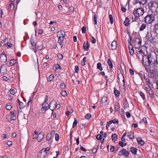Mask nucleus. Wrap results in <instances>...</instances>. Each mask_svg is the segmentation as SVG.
<instances>
[{
    "label": "nucleus",
    "mask_w": 158,
    "mask_h": 158,
    "mask_svg": "<svg viewBox=\"0 0 158 158\" xmlns=\"http://www.w3.org/2000/svg\"><path fill=\"white\" fill-rule=\"evenodd\" d=\"M150 10L152 12H158V1L157 0H152L149 3Z\"/></svg>",
    "instance_id": "1"
},
{
    "label": "nucleus",
    "mask_w": 158,
    "mask_h": 158,
    "mask_svg": "<svg viewBox=\"0 0 158 158\" xmlns=\"http://www.w3.org/2000/svg\"><path fill=\"white\" fill-rule=\"evenodd\" d=\"M142 60L143 64L147 66H152L153 63L151 55H149L143 56Z\"/></svg>",
    "instance_id": "2"
},
{
    "label": "nucleus",
    "mask_w": 158,
    "mask_h": 158,
    "mask_svg": "<svg viewBox=\"0 0 158 158\" xmlns=\"http://www.w3.org/2000/svg\"><path fill=\"white\" fill-rule=\"evenodd\" d=\"M65 35V32L62 30L58 31L57 33V36L58 38V42L61 48H62L63 45V42L64 39V37Z\"/></svg>",
    "instance_id": "3"
},
{
    "label": "nucleus",
    "mask_w": 158,
    "mask_h": 158,
    "mask_svg": "<svg viewBox=\"0 0 158 158\" xmlns=\"http://www.w3.org/2000/svg\"><path fill=\"white\" fill-rule=\"evenodd\" d=\"M44 137V132H41L38 134L37 131H35L33 135V139L35 141L37 140L38 142H40Z\"/></svg>",
    "instance_id": "4"
},
{
    "label": "nucleus",
    "mask_w": 158,
    "mask_h": 158,
    "mask_svg": "<svg viewBox=\"0 0 158 158\" xmlns=\"http://www.w3.org/2000/svg\"><path fill=\"white\" fill-rule=\"evenodd\" d=\"M144 20L147 24H151L154 21V16L153 15H148L144 18Z\"/></svg>",
    "instance_id": "5"
},
{
    "label": "nucleus",
    "mask_w": 158,
    "mask_h": 158,
    "mask_svg": "<svg viewBox=\"0 0 158 158\" xmlns=\"http://www.w3.org/2000/svg\"><path fill=\"white\" fill-rule=\"evenodd\" d=\"M113 64L111 62V61L109 59V67H110V69H109V71H110V72L109 71V74H111V77L110 78V80L113 81V80L115 78V76H114V72L113 70V69H112L113 68Z\"/></svg>",
    "instance_id": "6"
},
{
    "label": "nucleus",
    "mask_w": 158,
    "mask_h": 158,
    "mask_svg": "<svg viewBox=\"0 0 158 158\" xmlns=\"http://www.w3.org/2000/svg\"><path fill=\"white\" fill-rule=\"evenodd\" d=\"M133 14L136 17H139L143 15L144 13V10L142 8L137 9L133 11Z\"/></svg>",
    "instance_id": "7"
},
{
    "label": "nucleus",
    "mask_w": 158,
    "mask_h": 158,
    "mask_svg": "<svg viewBox=\"0 0 158 158\" xmlns=\"http://www.w3.org/2000/svg\"><path fill=\"white\" fill-rule=\"evenodd\" d=\"M158 59L156 60V62L155 63L153 64V65L152 66H150V67H149L148 68L150 69V70L151 71H155L158 70Z\"/></svg>",
    "instance_id": "8"
},
{
    "label": "nucleus",
    "mask_w": 158,
    "mask_h": 158,
    "mask_svg": "<svg viewBox=\"0 0 158 158\" xmlns=\"http://www.w3.org/2000/svg\"><path fill=\"white\" fill-rule=\"evenodd\" d=\"M30 43L31 46H30V47L32 49L33 51L35 52L36 51V44L34 41L33 37H31Z\"/></svg>",
    "instance_id": "9"
},
{
    "label": "nucleus",
    "mask_w": 158,
    "mask_h": 158,
    "mask_svg": "<svg viewBox=\"0 0 158 158\" xmlns=\"http://www.w3.org/2000/svg\"><path fill=\"white\" fill-rule=\"evenodd\" d=\"M56 102L55 100H52L50 103L49 105V108L52 111L56 108Z\"/></svg>",
    "instance_id": "10"
},
{
    "label": "nucleus",
    "mask_w": 158,
    "mask_h": 158,
    "mask_svg": "<svg viewBox=\"0 0 158 158\" xmlns=\"http://www.w3.org/2000/svg\"><path fill=\"white\" fill-rule=\"evenodd\" d=\"M44 149H42L38 155V158H44L46 155L47 153L46 152H44Z\"/></svg>",
    "instance_id": "11"
},
{
    "label": "nucleus",
    "mask_w": 158,
    "mask_h": 158,
    "mask_svg": "<svg viewBox=\"0 0 158 158\" xmlns=\"http://www.w3.org/2000/svg\"><path fill=\"white\" fill-rule=\"evenodd\" d=\"M146 39L148 41H152L153 37L152 36V34L151 32H148L146 36Z\"/></svg>",
    "instance_id": "12"
},
{
    "label": "nucleus",
    "mask_w": 158,
    "mask_h": 158,
    "mask_svg": "<svg viewBox=\"0 0 158 158\" xmlns=\"http://www.w3.org/2000/svg\"><path fill=\"white\" fill-rule=\"evenodd\" d=\"M43 107L41 108V110H42V109H43L45 111H46L47 110L48 108L49 107V105H48V103L47 102L45 101V102H44V103L42 104Z\"/></svg>",
    "instance_id": "13"
},
{
    "label": "nucleus",
    "mask_w": 158,
    "mask_h": 158,
    "mask_svg": "<svg viewBox=\"0 0 158 158\" xmlns=\"http://www.w3.org/2000/svg\"><path fill=\"white\" fill-rule=\"evenodd\" d=\"M0 60L2 62H5L7 60V57L5 55L2 54L0 56Z\"/></svg>",
    "instance_id": "14"
},
{
    "label": "nucleus",
    "mask_w": 158,
    "mask_h": 158,
    "mask_svg": "<svg viewBox=\"0 0 158 158\" xmlns=\"http://www.w3.org/2000/svg\"><path fill=\"white\" fill-rule=\"evenodd\" d=\"M117 46L116 41L115 40L113 41L111 45V49L112 50H115Z\"/></svg>",
    "instance_id": "15"
},
{
    "label": "nucleus",
    "mask_w": 158,
    "mask_h": 158,
    "mask_svg": "<svg viewBox=\"0 0 158 158\" xmlns=\"http://www.w3.org/2000/svg\"><path fill=\"white\" fill-rule=\"evenodd\" d=\"M134 43L135 45H139L138 46H139L141 45V42L139 39L136 38Z\"/></svg>",
    "instance_id": "16"
},
{
    "label": "nucleus",
    "mask_w": 158,
    "mask_h": 158,
    "mask_svg": "<svg viewBox=\"0 0 158 158\" xmlns=\"http://www.w3.org/2000/svg\"><path fill=\"white\" fill-rule=\"evenodd\" d=\"M83 47L85 51H88L89 48V45L88 42L86 41V42H84L83 44Z\"/></svg>",
    "instance_id": "17"
},
{
    "label": "nucleus",
    "mask_w": 158,
    "mask_h": 158,
    "mask_svg": "<svg viewBox=\"0 0 158 158\" xmlns=\"http://www.w3.org/2000/svg\"><path fill=\"white\" fill-rule=\"evenodd\" d=\"M118 77L119 80H122V81L123 82H124V77L122 73H121V71H120L119 72L118 71Z\"/></svg>",
    "instance_id": "18"
},
{
    "label": "nucleus",
    "mask_w": 158,
    "mask_h": 158,
    "mask_svg": "<svg viewBox=\"0 0 158 158\" xmlns=\"http://www.w3.org/2000/svg\"><path fill=\"white\" fill-rule=\"evenodd\" d=\"M0 71L3 74L5 73L6 72V67L3 66H1L0 68Z\"/></svg>",
    "instance_id": "19"
},
{
    "label": "nucleus",
    "mask_w": 158,
    "mask_h": 158,
    "mask_svg": "<svg viewBox=\"0 0 158 158\" xmlns=\"http://www.w3.org/2000/svg\"><path fill=\"white\" fill-rule=\"evenodd\" d=\"M137 140L139 145H142L144 143V141L141 138H137Z\"/></svg>",
    "instance_id": "20"
},
{
    "label": "nucleus",
    "mask_w": 158,
    "mask_h": 158,
    "mask_svg": "<svg viewBox=\"0 0 158 158\" xmlns=\"http://www.w3.org/2000/svg\"><path fill=\"white\" fill-rule=\"evenodd\" d=\"M123 154L126 157L128 156L129 154V152L127 151L125 149H123Z\"/></svg>",
    "instance_id": "21"
},
{
    "label": "nucleus",
    "mask_w": 158,
    "mask_h": 158,
    "mask_svg": "<svg viewBox=\"0 0 158 158\" xmlns=\"http://www.w3.org/2000/svg\"><path fill=\"white\" fill-rule=\"evenodd\" d=\"M111 138L112 140L114 142H115L117 140V135L115 134H112L111 136Z\"/></svg>",
    "instance_id": "22"
},
{
    "label": "nucleus",
    "mask_w": 158,
    "mask_h": 158,
    "mask_svg": "<svg viewBox=\"0 0 158 158\" xmlns=\"http://www.w3.org/2000/svg\"><path fill=\"white\" fill-rule=\"evenodd\" d=\"M150 84L148 83H144V87L146 89V90H149L150 89V88H151L150 86L149 85V84Z\"/></svg>",
    "instance_id": "23"
},
{
    "label": "nucleus",
    "mask_w": 158,
    "mask_h": 158,
    "mask_svg": "<svg viewBox=\"0 0 158 158\" xmlns=\"http://www.w3.org/2000/svg\"><path fill=\"white\" fill-rule=\"evenodd\" d=\"M8 38H6L4 40H3L1 41V45H2V46H4V44L2 45V44L5 43V45H6V44H8L9 42Z\"/></svg>",
    "instance_id": "24"
},
{
    "label": "nucleus",
    "mask_w": 158,
    "mask_h": 158,
    "mask_svg": "<svg viewBox=\"0 0 158 158\" xmlns=\"http://www.w3.org/2000/svg\"><path fill=\"white\" fill-rule=\"evenodd\" d=\"M137 150V149L134 147H131V152L134 154H136Z\"/></svg>",
    "instance_id": "25"
},
{
    "label": "nucleus",
    "mask_w": 158,
    "mask_h": 158,
    "mask_svg": "<svg viewBox=\"0 0 158 158\" xmlns=\"http://www.w3.org/2000/svg\"><path fill=\"white\" fill-rule=\"evenodd\" d=\"M128 137H129L130 139H132L134 137V133L131 132L129 133L127 135Z\"/></svg>",
    "instance_id": "26"
},
{
    "label": "nucleus",
    "mask_w": 158,
    "mask_h": 158,
    "mask_svg": "<svg viewBox=\"0 0 158 158\" xmlns=\"http://www.w3.org/2000/svg\"><path fill=\"white\" fill-rule=\"evenodd\" d=\"M149 90H147V91H148V93H149V94H150V96L151 98H153L154 97V94L151 89L150 88V89Z\"/></svg>",
    "instance_id": "27"
},
{
    "label": "nucleus",
    "mask_w": 158,
    "mask_h": 158,
    "mask_svg": "<svg viewBox=\"0 0 158 158\" xmlns=\"http://www.w3.org/2000/svg\"><path fill=\"white\" fill-rule=\"evenodd\" d=\"M51 154L52 155H56V156L53 157V158H57L59 155V151H56V152H53L51 153Z\"/></svg>",
    "instance_id": "28"
},
{
    "label": "nucleus",
    "mask_w": 158,
    "mask_h": 158,
    "mask_svg": "<svg viewBox=\"0 0 158 158\" xmlns=\"http://www.w3.org/2000/svg\"><path fill=\"white\" fill-rule=\"evenodd\" d=\"M118 121L116 119H114L113 120H111L109 121V124L112 123L118 124Z\"/></svg>",
    "instance_id": "29"
},
{
    "label": "nucleus",
    "mask_w": 158,
    "mask_h": 158,
    "mask_svg": "<svg viewBox=\"0 0 158 158\" xmlns=\"http://www.w3.org/2000/svg\"><path fill=\"white\" fill-rule=\"evenodd\" d=\"M139 75L142 80L145 78L144 73L143 72H141L140 73Z\"/></svg>",
    "instance_id": "30"
},
{
    "label": "nucleus",
    "mask_w": 158,
    "mask_h": 158,
    "mask_svg": "<svg viewBox=\"0 0 158 158\" xmlns=\"http://www.w3.org/2000/svg\"><path fill=\"white\" fill-rule=\"evenodd\" d=\"M54 75L52 74L49 76V77L48 79V81H51L54 79Z\"/></svg>",
    "instance_id": "31"
},
{
    "label": "nucleus",
    "mask_w": 158,
    "mask_h": 158,
    "mask_svg": "<svg viewBox=\"0 0 158 158\" xmlns=\"http://www.w3.org/2000/svg\"><path fill=\"white\" fill-rule=\"evenodd\" d=\"M146 25L145 24H143L139 28V30L140 31H143L146 27Z\"/></svg>",
    "instance_id": "32"
},
{
    "label": "nucleus",
    "mask_w": 158,
    "mask_h": 158,
    "mask_svg": "<svg viewBox=\"0 0 158 158\" xmlns=\"http://www.w3.org/2000/svg\"><path fill=\"white\" fill-rule=\"evenodd\" d=\"M129 21L128 18L127 17L126 18V19L124 22V24L125 26H128L129 24Z\"/></svg>",
    "instance_id": "33"
},
{
    "label": "nucleus",
    "mask_w": 158,
    "mask_h": 158,
    "mask_svg": "<svg viewBox=\"0 0 158 158\" xmlns=\"http://www.w3.org/2000/svg\"><path fill=\"white\" fill-rule=\"evenodd\" d=\"M97 68L99 69L100 70H102V66L101 64L100 63H98L97 64Z\"/></svg>",
    "instance_id": "34"
},
{
    "label": "nucleus",
    "mask_w": 158,
    "mask_h": 158,
    "mask_svg": "<svg viewBox=\"0 0 158 158\" xmlns=\"http://www.w3.org/2000/svg\"><path fill=\"white\" fill-rule=\"evenodd\" d=\"M138 2L140 3L144 4L146 3L147 0H136Z\"/></svg>",
    "instance_id": "35"
},
{
    "label": "nucleus",
    "mask_w": 158,
    "mask_h": 158,
    "mask_svg": "<svg viewBox=\"0 0 158 158\" xmlns=\"http://www.w3.org/2000/svg\"><path fill=\"white\" fill-rule=\"evenodd\" d=\"M107 97L106 96H104L103 97L102 99V102L103 103H105L107 102Z\"/></svg>",
    "instance_id": "36"
},
{
    "label": "nucleus",
    "mask_w": 158,
    "mask_h": 158,
    "mask_svg": "<svg viewBox=\"0 0 158 158\" xmlns=\"http://www.w3.org/2000/svg\"><path fill=\"white\" fill-rule=\"evenodd\" d=\"M16 60H11L10 61V64L11 66H13L16 63Z\"/></svg>",
    "instance_id": "37"
},
{
    "label": "nucleus",
    "mask_w": 158,
    "mask_h": 158,
    "mask_svg": "<svg viewBox=\"0 0 158 158\" xmlns=\"http://www.w3.org/2000/svg\"><path fill=\"white\" fill-rule=\"evenodd\" d=\"M86 58L85 57H84L82 60H81V63L82 65L84 66L85 65V63L86 62Z\"/></svg>",
    "instance_id": "38"
},
{
    "label": "nucleus",
    "mask_w": 158,
    "mask_h": 158,
    "mask_svg": "<svg viewBox=\"0 0 158 158\" xmlns=\"http://www.w3.org/2000/svg\"><path fill=\"white\" fill-rule=\"evenodd\" d=\"M129 49L130 54L131 55H133L134 53V52L133 48L130 49V47H129Z\"/></svg>",
    "instance_id": "39"
},
{
    "label": "nucleus",
    "mask_w": 158,
    "mask_h": 158,
    "mask_svg": "<svg viewBox=\"0 0 158 158\" xmlns=\"http://www.w3.org/2000/svg\"><path fill=\"white\" fill-rule=\"evenodd\" d=\"M114 93L115 95L118 97L119 95L120 92L117 90L114 89Z\"/></svg>",
    "instance_id": "40"
},
{
    "label": "nucleus",
    "mask_w": 158,
    "mask_h": 158,
    "mask_svg": "<svg viewBox=\"0 0 158 158\" xmlns=\"http://www.w3.org/2000/svg\"><path fill=\"white\" fill-rule=\"evenodd\" d=\"M91 116V114L89 113H88L85 115V117L86 119H89L90 118Z\"/></svg>",
    "instance_id": "41"
},
{
    "label": "nucleus",
    "mask_w": 158,
    "mask_h": 158,
    "mask_svg": "<svg viewBox=\"0 0 158 158\" xmlns=\"http://www.w3.org/2000/svg\"><path fill=\"white\" fill-rule=\"evenodd\" d=\"M77 123V120L76 118H74V121L73 123V127H74L76 126Z\"/></svg>",
    "instance_id": "42"
},
{
    "label": "nucleus",
    "mask_w": 158,
    "mask_h": 158,
    "mask_svg": "<svg viewBox=\"0 0 158 158\" xmlns=\"http://www.w3.org/2000/svg\"><path fill=\"white\" fill-rule=\"evenodd\" d=\"M51 138V135L49 134H48L46 137V139L48 140H50Z\"/></svg>",
    "instance_id": "43"
},
{
    "label": "nucleus",
    "mask_w": 158,
    "mask_h": 158,
    "mask_svg": "<svg viewBox=\"0 0 158 158\" xmlns=\"http://www.w3.org/2000/svg\"><path fill=\"white\" fill-rule=\"evenodd\" d=\"M109 19L110 20V23L111 24H112L113 23V17L111 15H109Z\"/></svg>",
    "instance_id": "44"
},
{
    "label": "nucleus",
    "mask_w": 158,
    "mask_h": 158,
    "mask_svg": "<svg viewBox=\"0 0 158 158\" xmlns=\"http://www.w3.org/2000/svg\"><path fill=\"white\" fill-rule=\"evenodd\" d=\"M67 93L66 91H62L61 93V95L64 97H66L67 95Z\"/></svg>",
    "instance_id": "45"
},
{
    "label": "nucleus",
    "mask_w": 158,
    "mask_h": 158,
    "mask_svg": "<svg viewBox=\"0 0 158 158\" xmlns=\"http://www.w3.org/2000/svg\"><path fill=\"white\" fill-rule=\"evenodd\" d=\"M119 144L122 147H123L126 146L127 144L126 143H123L121 141H120L119 143Z\"/></svg>",
    "instance_id": "46"
},
{
    "label": "nucleus",
    "mask_w": 158,
    "mask_h": 158,
    "mask_svg": "<svg viewBox=\"0 0 158 158\" xmlns=\"http://www.w3.org/2000/svg\"><path fill=\"white\" fill-rule=\"evenodd\" d=\"M94 24L96 25L97 24V15H94Z\"/></svg>",
    "instance_id": "47"
},
{
    "label": "nucleus",
    "mask_w": 158,
    "mask_h": 158,
    "mask_svg": "<svg viewBox=\"0 0 158 158\" xmlns=\"http://www.w3.org/2000/svg\"><path fill=\"white\" fill-rule=\"evenodd\" d=\"M57 56L58 58L60 59H62L63 58V55L60 53H58Z\"/></svg>",
    "instance_id": "48"
},
{
    "label": "nucleus",
    "mask_w": 158,
    "mask_h": 158,
    "mask_svg": "<svg viewBox=\"0 0 158 158\" xmlns=\"http://www.w3.org/2000/svg\"><path fill=\"white\" fill-rule=\"evenodd\" d=\"M73 112L72 110H71V111H69V110H68V111L66 112V114L68 116H69L70 113H72Z\"/></svg>",
    "instance_id": "49"
},
{
    "label": "nucleus",
    "mask_w": 158,
    "mask_h": 158,
    "mask_svg": "<svg viewBox=\"0 0 158 158\" xmlns=\"http://www.w3.org/2000/svg\"><path fill=\"white\" fill-rule=\"evenodd\" d=\"M91 42L93 44H94L96 42L95 39L93 36L91 37Z\"/></svg>",
    "instance_id": "50"
},
{
    "label": "nucleus",
    "mask_w": 158,
    "mask_h": 158,
    "mask_svg": "<svg viewBox=\"0 0 158 158\" xmlns=\"http://www.w3.org/2000/svg\"><path fill=\"white\" fill-rule=\"evenodd\" d=\"M138 52L139 53V54H141L143 57L145 56L144 55V52L142 50H140Z\"/></svg>",
    "instance_id": "51"
},
{
    "label": "nucleus",
    "mask_w": 158,
    "mask_h": 158,
    "mask_svg": "<svg viewBox=\"0 0 158 158\" xmlns=\"http://www.w3.org/2000/svg\"><path fill=\"white\" fill-rule=\"evenodd\" d=\"M102 137L101 136V135L99 134L96 137V139L98 140L102 139Z\"/></svg>",
    "instance_id": "52"
},
{
    "label": "nucleus",
    "mask_w": 158,
    "mask_h": 158,
    "mask_svg": "<svg viewBox=\"0 0 158 158\" xmlns=\"http://www.w3.org/2000/svg\"><path fill=\"white\" fill-rule=\"evenodd\" d=\"M10 94L12 95H14L15 94V91L14 89H11L10 90Z\"/></svg>",
    "instance_id": "53"
},
{
    "label": "nucleus",
    "mask_w": 158,
    "mask_h": 158,
    "mask_svg": "<svg viewBox=\"0 0 158 158\" xmlns=\"http://www.w3.org/2000/svg\"><path fill=\"white\" fill-rule=\"evenodd\" d=\"M142 122H143L145 124H148L147 118H143L142 119Z\"/></svg>",
    "instance_id": "54"
},
{
    "label": "nucleus",
    "mask_w": 158,
    "mask_h": 158,
    "mask_svg": "<svg viewBox=\"0 0 158 158\" xmlns=\"http://www.w3.org/2000/svg\"><path fill=\"white\" fill-rule=\"evenodd\" d=\"M10 8L11 10H13V9L14 8V7H15L14 5V4L12 3L10 4Z\"/></svg>",
    "instance_id": "55"
},
{
    "label": "nucleus",
    "mask_w": 158,
    "mask_h": 158,
    "mask_svg": "<svg viewBox=\"0 0 158 158\" xmlns=\"http://www.w3.org/2000/svg\"><path fill=\"white\" fill-rule=\"evenodd\" d=\"M139 94L142 98L144 100L145 99V96L144 94L142 92H141L139 93Z\"/></svg>",
    "instance_id": "56"
},
{
    "label": "nucleus",
    "mask_w": 158,
    "mask_h": 158,
    "mask_svg": "<svg viewBox=\"0 0 158 158\" xmlns=\"http://www.w3.org/2000/svg\"><path fill=\"white\" fill-rule=\"evenodd\" d=\"M86 31V28L85 27H83L82 28V33H85Z\"/></svg>",
    "instance_id": "57"
},
{
    "label": "nucleus",
    "mask_w": 158,
    "mask_h": 158,
    "mask_svg": "<svg viewBox=\"0 0 158 158\" xmlns=\"http://www.w3.org/2000/svg\"><path fill=\"white\" fill-rule=\"evenodd\" d=\"M60 87L61 89H64L65 87V85L64 83H62L60 85Z\"/></svg>",
    "instance_id": "58"
},
{
    "label": "nucleus",
    "mask_w": 158,
    "mask_h": 158,
    "mask_svg": "<svg viewBox=\"0 0 158 158\" xmlns=\"http://www.w3.org/2000/svg\"><path fill=\"white\" fill-rule=\"evenodd\" d=\"M19 106L20 108H22L23 107V103L22 102H19Z\"/></svg>",
    "instance_id": "59"
},
{
    "label": "nucleus",
    "mask_w": 158,
    "mask_h": 158,
    "mask_svg": "<svg viewBox=\"0 0 158 158\" xmlns=\"http://www.w3.org/2000/svg\"><path fill=\"white\" fill-rule=\"evenodd\" d=\"M59 136L58 134L56 133L55 135V139L56 141H58L59 140Z\"/></svg>",
    "instance_id": "60"
},
{
    "label": "nucleus",
    "mask_w": 158,
    "mask_h": 158,
    "mask_svg": "<svg viewBox=\"0 0 158 158\" xmlns=\"http://www.w3.org/2000/svg\"><path fill=\"white\" fill-rule=\"evenodd\" d=\"M78 70H79V68H78V66L77 65L75 66V72L76 73H77Z\"/></svg>",
    "instance_id": "61"
},
{
    "label": "nucleus",
    "mask_w": 158,
    "mask_h": 158,
    "mask_svg": "<svg viewBox=\"0 0 158 158\" xmlns=\"http://www.w3.org/2000/svg\"><path fill=\"white\" fill-rule=\"evenodd\" d=\"M73 83L75 84H76L77 83L78 84H79L80 83V81L79 80H76L75 81L74 80H73Z\"/></svg>",
    "instance_id": "62"
},
{
    "label": "nucleus",
    "mask_w": 158,
    "mask_h": 158,
    "mask_svg": "<svg viewBox=\"0 0 158 158\" xmlns=\"http://www.w3.org/2000/svg\"><path fill=\"white\" fill-rule=\"evenodd\" d=\"M12 108V106L10 105H7L6 106V109L8 110H10Z\"/></svg>",
    "instance_id": "63"
},
{
    "label": "nucleus",
    "mask_w": 158,
    "mask_h": 158,
    "mask_svg": "<svg viewBox=\"0 0 158 158\" xmlns=\"http://www.w3.org/2000/svg\"><path fill=\"white\" fill-rule=\"evenodd\" d=\"M145 80V83H148V84H150V81H149V79L148 78H145V79H144Z\"/></svg>",
    "instance_id": "64"
}]
</instances>
